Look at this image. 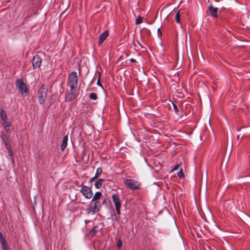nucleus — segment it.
I'll list each match as a JSON object with an SVG mask.
<instances>
[{
  "label": "nucleus",
  "mask_w": 250,
  "mask_h": 250,
  "mask_svg": "<svg viewBox=\"0 0 250 250\" xmlns=\"http://www.w3.org/2000/svg\"><path fill=\"white\" fill-rule=\"evenodd\" d=\"M1 139L4 144L5 147L8 150L9 156L10 157L12 162H14L13 152L11 147L10 141L9 137L3 131L1 132Z\"/></svg>",
  "instance_id": "nucleus-1"
},
{
  "label": "nucleus",
  "mask_w": 250,
  "mask_h": 250,
  "mask_svg": "<svg viewBox=\"0 0 250 250\" xmlns=\"http://www.w3.org/2000/svg\"><path fill=\"white\" fill-rule=\"evenodd\" d=\"M102 205L99 201L91 202L87 206V208L85 209L86 213L88 214H94L96 212L99 211Z\"/></svg>",
  "instance_id": "nucleus-2"
},
{
  "label": "nucleus",
  "mask_w": 250,
  "mask_h": 250,
  "mask_svg": "<svg viewBox=\"0 0 250 250\" xmlns=\"http://www.w3.org/2000/svg\"><path fill=\"white\" fill-rule=\"evenodd\" d=\"M124 182L127 188L133 191L139 190L141 188V184L134 179H125L124 180Z\"/></svg>",
  "instance_id": "nucleus-3"
},
{
  "label": "nucleus",
  "mask_w": 250,
  "mask_h": 250,
  "mask_svg": "<svg viewBox=\"0 0 250 250\" xmlns=\"http://www.w3.org/2000/svg\"><path fill=\"white\" fill-rule=\"evenodd\" d=\"M78 77L76 71L71 72L68 77L67 84L72 89H76L78 85Z\"/></svg>",
  "instance_id": "nucleus-4"
},
{
  "label": "nucleus",
  "mask_w": 250,
  "mask_h": 250,
  "mask_svg": "<svg viewBox=\"0 0 250 250\" xmlns=\"http://www.w3.org/2000/svg\"><path fill=\"white\" fill-rule=\"evenodd\" d=\"M16 86L20 90V92L22 96L25 97L29 94L26 84L24 83L22 79L17 80L16 82Z\"/></svg>",
  "instance_id": "nucleus-5"
},
{
  "label": "nucleus",
  "mask_w": 250,
  "mask_h": 250,
  "mask_svg": "<svg viewBox=\"0 0 250 250\" xmlns=\"http://www.w3.org/2000/svg\"><path fill=\"white\" fill-rule=\"evenodd\" d=\"M47 89L42 84L38 92V100L41 104H44L47 98Z\"/></svg>",
  "instance_id": "nucleus-6"
},
{
  "label": "nucleus",
  "mask_w": 250,
  "mask_h": 250,
  "mask_svg": "<svg viewBox=\"0 0 250 250\" xmlns=\"http://www.w3.org/2000/svg\"><path fill=\"white\" fill-rule=\"evenodd\" d=\"M70 88V90H67L65 94V101L66 102H70L77 97L76 89H72V87Z\"/></svg>",
  "instance_id": "nucleus-7"
},
{
  "label": "nucleus",
  "mask_w": 250,
  "mask_h": 250,
  "mask_svg": "<svg viewBox=\"0 0 250 250\" xmlns=\"http://www.w3.org/2000/svg\"><path fill=\"white\" fill-rule=\"evenodd\" d=\"M80 192L86 199H90L92 197L93 192L91 189L86 186L82 185Z\"/></svg>",
  "instance_id": "nucleus-8"
},
{
  "label": "nucleus",
  "mask_w": 250,
  "mask_h": 250,
  "mask_svg": "<svg viewBox=\"0 0 250 250\" xmlns=\"http://www.w3.org/2000/svg\"><path fill=\"white\" fill-rule=\"evenodd\" d=\"M42 59L38 55H36L32 60V66L33 68H39L42 65Z\"/></svg>",
  "instance_id": "nucleus-9"
},
{
  "label": "nucleus",
  "mask_w": 250,
  "mask_h": 250,
  "mask_svg": "<svg viewBox=\"0 0 250 250\" xmlns=\"http://www.w3.org/2000/svg\"><path fill=\"white\" fill-rule=\"evenodd\" d=\"M112 199L113 202L115 205V208H117L118 207H121V200L119 196L114 194L112 195Z\"/></svg>",
  "instance_id": "nucleus-10"
},
{
  "label": "nucleus",
  "mask_w": 250,
  "mask_h": 250,
  "mask_svg": "<svg viewBox=\"0 0 250 250\" xmlns=\"http://www.w3.org/2000/svg\"><path fill=\"white\" fill-rule=\"evenodd\" d=\"M109 36V33L107 31L104 32L100 36L98 41V44L101 45L103 42L106 40V39Z\"/></svg>",
  "instance_id": "nucleus-11"
},
{
  "label": "nucleus",
  "mask_w": 250,
  "mask_h": 250,
  "mask_svg": "<svg viewBox=\"0 0 250 250\" xmlns=\"http://www.w3.org/2000/svg\"><path fill=\"white\" fill-rule=\"evenodd\" d=\"M208 10L210 12V15L213 18H217L218 17V9L217 8H214L212 6H209Z\"/></svg>",
  "instance_id": "nucleus-12"
},
{
  "label": "nucleus",
  "mask_w": 250,
  "mask_h": 250,
  "mask_svg": "<svg viewBox=\"0 0 250 250\" xmlns=\"http://www.w3.org/2000/svg\"><path fill=\"white\" fill-rule=\"evenodd\" d=\"M68 136L67 135L64 136L62 138V141L61 145V149L62 151H63L67 146Z\"/></svg>",
  "instance_id": "nucleus-13"
},
{
  "label": "nucleus",
  "mask_w": 250,
  "mask_h": 250,
  "mask_svg": "<svg viewBox=\"0 0 250 250\" xmlns=\"http://www.w3.org/2000/svg\"><path fill=\"white\" fill-rule=\"evenodd\" d=\"M104 180L103 179H100L97 180L95 183V186L97 188H100L104 184Z\"/></svg>",
  "instance_id": "nucleus-14"
},
{
  "label": "nucleus",
  "mask_w": 250,
  "mask_h": 250,
  "mask_svg": "<svg viewBox=\"0 0 250 250\" xmlns=\"http://www.w3.org/2000/svg\"><path fill=\"white\" fill-rule=\"evenodd\" d=\"M102 196V193L100 191H97L94 194L92 199V202H96L98 201V200L100 199Z\"/></svg>",
  "instance_id": "nucleus-15"
},
{
  "label": "nucleus",
  "mask_w": 250,
  "mask_h": 250,
  "mask_svg": "<svg viewBox=\"0 0 250 250\" xmlns=\"http://www.w3.org/2000/svg\"><path fill=\"white\" fill-rule=\"evenodd\" d=\"M0 117L1 120L7 119V114L2 108H0Z\"/></svg>",
  "instance_id": "nucleus-16"
},
{
  "label": "nucleus",
  "mask_w": 250,
  "mask_h": 250,
  "mask_svg": "<svg viewBox=\"0 0 250 250\" xmlns=\"http://www.w3.org/2000/svg\"><path fill=\"white\" fill-rule=\"evenodd\" d=\"M99 227L98 226H95L90 231L89 234L91 236H94L99 231Z\"/></svg>",
  "instance_id": "nucleus-17"
},
{
  "label": "nucleus",
  "mask_w": 250,
  "mask_h": 250,
  "mask_svg": "<svg viewBox=\"0 0 250 250\" xmlns=\"http://www.w3.org/2000/svg\"><path fill=\"white\" fill-rule=\"evenodd\" d=\"M2 121H3L2 125L4 128L9 127L11 126V123L10 122L8 121L7 119L3 120Z\"/></svg>",
  "instance_id": "nucleus-18"
},
{
  "label": "nucleus",
  "mask_w": 250,
  "mask_h": 250,
  "mask_svg": "<svg viewBox=\"0 0 250 250\" xmlns=\"http://www.w3.org/2000/svg\"><path fill=\"white\" fill-rule=\"evenodd\" d=\"M2 250H9V246L6 241L0 243Z\"/></svg>",
  "instance_id": "nucleus-19"
},
{
  "label": "nucleus",
  "mask_w": 250,
  "mask_h": 250,
  "mask_svg": "<svg viewBox=\"0 0 250 250\" xmlns=\"http://www.w3.org/2000/svg\"><path fill=\"white\" fill-rule=\"evenodd\" d=\"M103 169L101 167H98L96 170V172L95 173V176L97 178L99 176V175L102 173Z\"/></svg>",
  "instance_id": "nucleus-20"
},
{
  "label": "nucleus",
  "mask_w": 250,
  "mask_h": 250,
  "mask_svg": "<svg viewBox=\"0 0 250 250\" xmlns=\"http://www.w3.org/2000/svg\"><path fill=\"white\" fill-rule=\"evenodd\" d=\"M175 21L177 23H180V11H178L176 13L175 15Z\"/></svg>",
  "instance_id": "nucleus-21"
},
{
  "label": "nucleus",
  "mask_w": 250,
  "mask_h": 250,
  "mask_svg": "<svg viewBox=\"0 0 250 250\" xmlns=\"http://www.w3.org/2000/svg\"><path fill=\"white\" fill-rule=\"evenodd\" d=\"M89 97L90 99L96 100L98 99V96L96 93H91L89 94Z\"/></svg>",
  "instance_id": "nucleus-22"
},
{
  "label": "nucleus",
  "mask_w": 250,
  "mask_h": 250,
  "mask_svg": "<svg viewBox=\"0 0 250 250\" xmlns=\"http://www.w3.org/2000/svg\"><path fill=\"white\" fill-rule=\"evenodd\" d=\"M143 18L141 16H138L136 19L135 23L136 24H140L143 22Z\"/></svg>",
  "instance_id": "nucleus-23"
},
{
  "label": "nucleus",
  "mask_w": 250,
  "mask_h": 250,
  "mask_svg": "<svg viewBox=\"0 0 250 250\" xmlns=\"http://www.w3.org/2000/svg\"><path fill=\"white\" fill-rule=\"evenodd\" d=\"M173 106V109L175 113L177 115H179V112H180V110L178 108L176 104L172 103Z\"/></svg>",
  "instance_id": "nucleus-24"
},
{
  "label": "nucleus",
  "mask_w": 250,
  "mask_h": 250,
  "mask_svg": "<svg viewBox=\"0 0 250 250\" xmlns=\"http://www.w3.org/2000/svg\"><path fill=\"white\" fill-rule=\"evenodd\" d=\"M177 175L180 178L184 177V173L183 169L181 168L180 170L177 173Z\"/></svg>",
  "instance_id": "nucleus-25"
},
{
  "label": "nucleus",
  "mask_w": 250,
  "mask_h": 250,
  "mask_svg": "<svg viewBox=\"0 0 250 250\" xmlns=\"http://www.w3.org/2000/svg\"><path fill=\"white\" fill-rule=\"evenodd\" d=\"M123 245L122 241L121 239H119L117 242V247L118 249H120L122 248Z\"/></svg>",
  "instance_id": "nucleus-26"
},
{
  "label": "nucleus",
  "mask_w": 250,
  "mask_h": 250,
  "mask_svg": "<svg viewBox=\"0 0 250 250\" xmlns=\"http://www.w3.org/2000/svg\"><path fill=\"white\" fill-rule=\"evenodd\" d=\"M5 241H6L5 240V238H4L3 235V234L0 231V242L2 243V242H5Z\"/></svg>",
  "instance_id": "nucleus-27"
},
{
  "label": "nucleus",
  "mask_w": 250,
  "mask_h": 250,
  "mask_svg": "<svg viewBox=\"0 0 250 250\" xmlns=\"http://www.w3.org/2000/svg\"><path fill=\"white\" fill-rule=\"evenodd\" d=\"M100 77H101V73H100L99 79L97 81V84L103 88V85L102 84V83H101V82H100Z\"/></svg>",
  "instance_id": "nucleus-28"
},
{
  "label": "nucleus",
  "mask_w": 250,
  "mask_h": 250,
  "mask_svg": "<svg viewBox=\"0 0 250 250\" xmlns=\"http://www.w3.org/2000/svg\"><path fill=\"white\" fill-rule=\"evenodd\" d=\"M181 165V164H178L175 165L174 166V167L172 168V170L174 171V170H176L178 169L180 167Z\"/></svg>",
  "instance_id": "nucleus-29"
},
{
  "label": "nucleus",
  "mask_w": 250,
  "mask_h": 250,
  "mask_svg": "<svg viewBox=\"0 0 250 250\" xmlns=\"http://www.w3.org/2000/svg\"><path fill=\"white\" fill-rule=\"evenodd\" d=\"M121 207H118L117 208H116L117 213L118 215H120L121 214L120 212V209Z\"/></svg>",
  "instance_id": "nucleus-30"
},
{
  "label": "nucleus",
  "mask_w": 250,
  "mask_h": 250,
  "mask_svg": "<svg viewBox=\"0 0 250 250\" xmlns=\"http://www.w3.org/2000/svg\"><path fill=\"white\" fill-rule=\"evenodd\" d=\"M4 129H5L6 132L7 133H9L11 132V129L9 128V127L4 128Z\"/></svg>",
  "instance_id": "nucleus-31"
},
{
  "label": "nucleus",
  "mask_w": 250,
  "mask_h": 250,
  "mask_svg": "<svg viewBox=\"0 0 250 250\" xmlns=\"http://www.w3.org/2000/svg\"><path fill=\"white\" fill-rule=\"evenodd\" d=\"M97 178L95 176H94L93 177L91 178L89 180V182L92 183L93 181H94Z\"/></svg>",
  "instance_id": "nucleus-32"
},
{
  "label": "nucleus",
  "mask_w": 250,
  "mask_h": 250,
  "mask_svg": "<svg viewBox=\"0 0 250 250\" xmlns=\"http://www.w3.org/2000/svg\"><path fill=\"white\" fill-rule=\"evenodd\" d=\"M74 183H75V185H76L77 186H78L79 187L81 186V185H80L79 182L78 181H77V180L75 181L74 182Z\"/></svg>",
  "instance_id": "nucleus-33"
},
{
  "label": "nucleus",
  "mask_w": 250,
  "mask_h": 250,
  "mask_svg": "<svg viewBox=\"0 0 250 250\" xmlns=\"http://www.w3.org/2000/svg\"><path fill=\"white\" fill-rule=\"evenodd\" d=\"M130 61L132 62H136V60L132 58L130 60Z\"/></svg>",
  "instance_id": "nucleus-34"
},
{
  "label": "nucleus",
  "mask_w": 250,
  "mask_h": 250,
  "mask_svg": "<svg viewBox=\"0 0 250 250\" xmlns=\"http://www.w3.org/2000/svg\"><path fill=\"white\" fill-rule=\"evenodd\" d=\"M240 135H238L237 136V140H239L240 139Z\"/></svg>",
  "instance_id": "nucleus-35"
},
{
  "label": "nucleus",
  "mask_w": 250,
  "mask_h": 250,
  "mask_svg": "<svg viewBox=\"0 0 250 250\" xmlns=\"http://www.w3.org/2000/svg\"><path fill=\"white\" fill-rule=\"evenodd\" d=\"M105 199L104 200L103 202V204H105Z\"/></svg>",
  "instance_id": "nucleus-36"
}]
</instances>
